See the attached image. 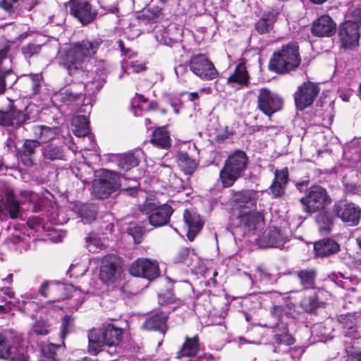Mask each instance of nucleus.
I'll list each match as a JSON object with an SVG mask.
<instances>
[{
  "label": "nucleus",
  "instance_id": "52",
  "mask_svg": "<svg viewBox=\"0 0 361 361\" xmlns=\"http://www.w3.org/2000/svg\"><path fill=\"white\" fill-rule=\"evenodd\" d=\"M312 335H315L319 338V341L326 342L332 338L331 336V329L326 328L323 324L319 323L314 324L311 329Z\"/></svg>",
  "mask_w": 361,
  "mask_h": 361
},
{
  "label": "nucleus",
  "instance_id": "2",
  "mask_svg": "<svg viewBox=\"0 0 361 361\" xmlns=\"http://www.w3.org/2000/svg\"><path fill=\"white\" fill-rule=\"evenodd\" d=\"M271 317L274 319L271 326L274 329V339L277 343L291 345L294 339L288 333V324L299 318V313L293 304L273 305L270 310Z\"/></svg>",
  "mask_w": 361,
  "mask_h": 361
},
{
  "label": "nucleus",
  "instance_id": "57",
  "mask_svg": "<svg viewBox=\"0 0 361 361\" xmlns=\"http://www.w3.org/2000/svg\"><path fill=\"white\" fill-rule=\"evenodd\" d=\"M73 326V318L70 315H65L62 319L60 332V338H61L63 343H64L63 340L66 335L71 331Z\"/></svg>",
  "mask_w": 361,
  "mask_h": 361
},
{
  "label": "nucleus",
  "instance_id": "16",
  "mask_svg": "<svg viewBox=\"0 0 361 361\" xmlns=\"http://www.w3.org/2000/svg\"><path fill=\"white\" fill-rule=\"evenodd\" d=\"M34 122V119L23 111L11 106L8 111H0V126L20 128Z\"/></svg>",
  "mask_w": 361,
  "mask_h": 361
},
{
  "label": "nucleus",
  "instance_id": "63",
  "mask_svg": "<svg viewBox=\"0 0 361 361\" xmlns=\"http://www.w3.org/2000/svg\"><path fill=\"white\" fill-rule=\"evenodd\" d=\"M11 355V348L4 336L0 334V358L6 360Z\"/></svg>",
  "mask_w": 361,
  "mask_h": 361
},
{
  "label": "nucleus",
  "instance_id": "13",
  "mask_svg": "<svg viewBox=\"0 0 361 361\" xmlns=\"http://www.w3.org/2000/svg\"><path fill=\"white\" fill-rule=\"evenodd\" d=\"M318 85L311 82H305L300 85L294 94L296 108L303 110L314 102L319 92Z\"/></svg>",
  "mask_w": 361,
  "mask_h": 361
},
{
  "label": "nucleus",
  "instance_id": "46",
  "mask_svg": "<svg viewBox=\"0 0 361 361\" xmlns=\"http://www.w3.org/2000/svg\"><path fill=\"white\" fill-rule=\"evenodd\" d=\"M301 285L304 288L308 289L314 287L316 272L314 269H304L298 272Z\"/></svg>",
  "mask_w": 361,
  "mask_h": 361
},
{
  "label": "nucleus",
  "instance_id": "33",
  "mask_svg": "<svg viewBox=\"0 0 361 361\" xmlns=\"http://www.w3.org/2000/svg\"><path fill=\"white\" fill-rule=\"evenodd\" d=\"M279 14V11L274 8L264 13L255 23V27L257 32L260 35L269 32L273 29L274 23Z\"/></svg>",
  "mask_w": 361,
  "mask_h": 361
},
{
  "label": "nucleus",
  "instance_id": "49",
  "mask_svg": "<svg viewBox=\"0 0 361 361\" xmlns=\"http://www.w3.org/2000/svg\"><path fill=\"white\" fill-rule=\"evenodd\" d=\"M27 85L31 87V95H36L41 90L43 80L41 73H30L24 76Z\"/></svg>",
  "mask_w": 361,
  "mask_h": 361
},
{
  "label": "nucleus",
  "instance_id": "10",
  "mask_svg": "<svg viewBox=\"0 0 361 361\" xmlns=\"http://www.w3.org/2000/svg\"><path fill=\"white\" fill-rule=\"evenodd\" d=\"M188 66L191 72L203 80H213L219 76L214 63L203 54L192 56Z\"/></svg>",
  "mask_w": 361,
  "mask_h": 361
},
{
  "label": "nucleus",
  "instance_id": "41",
  "mask_svg": "<svg viewBox=\"0 0 361 361\" xmlns=\"http://www.w3.org/2000/svg\"><path fill=\"white\" fill-rule=\"evenodd\" d=\"M151 142L160 148L168 149L171 146V140L165 128H157L153 132Z\"/></svg>",
  "mask_w": 361,
  "mask_h": 361
},
{
  "label": "nucleus",
  "instance_id": "62",
  "mask_svg": "<svg viewBox=\"0 0 361 361\" xmlns=\"http://www.w3.org/2000/svg\"><path fill=\"white\" fill-rule=\"evenodd\" d=\"M41 50V45L35 44H28L22 47V53L26 59H30L35 54L39 53Z\"/></svg>",
  "mask_w": 361,
  "mask_h": 361
},
{
  "label": "nucleus",
  "instance_id": "8",
  "mask_svg": "<svg viewBox=\"0 0 361 361\" xmlns=\"http://www.w3.org/2000/svg\"><path fill=\"white\" fill-rule=\"evenodd\" d=\"M128 178L123 176L119 178L118 174L111 171L104 172V178L94 180L92 183L94 195L99 199L108 197L112 192L123 185V180Z\"/></svg>",
  "mask_w": 361,
  "mask_h": 361
},
{
  "label": "nucleus",
  "instance_id": "32",
  "mask_svg": "<svg viewBox=\"0 0 361 361\" xmlns=\"http://www.w3.org/2000/svg\"><path fill=\"white\" fill-rule=\"evenodd\" d=\"M336 217L334 212L326 211L321 212L316 216L315 222L320 235H327L332 231Z\"/></svg>",
  "mask_w": 361,
  "mask_h": 361
},
{
  "label": "nucleus",
  "instance_id": "4",
  "mask_svg": "<svg viewBox=\"0 0 361 361\" xmlns=\"http://www.w3.org/2000/svg\"><path fill=\"white\" fill-rule=\"evenodd\" d=\"M248 158L245 152L235 150L226 159L219 173L223 187H231L245 171Z\"/></svg>",
  "mask_w": 361,
  "mask_h": 361
},
{
  "label": "nucleus",
  "instance_id": "23",
  "mask_svg": "<svg viewBox=\"0 0 361 361\" xmlns=\"http://www.w3.org/2000/svg\"><path fill=\"white\" fill-rule=\"evenodd\" d=\"M72 124L74 126V134L77 137L87 136V140L90 142L88 147H85L87 150H95L97 144L94 137L92 135H89V121L85 115H78L73 118Z\"/></svg>",
  "mask_w": 361,
  "mask_h": 361
},
{
  "label": "nucleus",
  "instance_id": "35",
  "mask_svg": "<svg viewBox=\"0 0 361 361\" xmlns=\"http://www.w3.org/2000/svg\"><path fill=\"white\" fill-rule=\"evenodd\" d=\"M88 341L90 353L96 355L99 351L104 350L103 348L106 347V344L102 328L90 330L88 334Z\"/></svg>",
  "mask_w": 361,
  "mask_h": 361
},
{
  "label": "nucleus",
  "instance_id": "5",
  "mask_svg": "<svg viewBox=\"0 0 361 361\" xmlns=\"http://www.w3.org/2000/svg\"><path fill=\"white\" fill-rule=\"evenodd\" d=\"M233 193V197L236 205L242 209L237 216L238 225L247 231L257 229V224H259V216L251 212L248 207L252 204V192L242 190Z\"/></svg>",
  "mask_w": 361,
  "mask_h": 361
},
{
  "label": "nucleus",
  "instance_id": "56",
  "mask_svg": "<svg viewBox=\"0 0 361 361\" xmlns=\"http://www.w3.org/2000/svg\"><path fill=\"white\" fill-rule=\"evenodd\" d=\"M302 308L307 312H312L318 307L319 302L317 295L313 294L305 297L300 302Z\"/></svg>",
  "mask_w": 361,
  "mask_h": 361
},
{
  "label": "nucleus",
  "instance_id": "42",
  "mask_svg": "<svg viewBox=\"0 0 361 361\" xmlns=\"http://www.w3.org/2000/svg\"><path fill=\"white\" fill-rule=\"evenodd\" d=\"M177 163L180 169L187 175H192L195 171L197 163L185 152H180L177 157Z\"/></svg>",
  "mask_w": 361,
  "mask_h": 361
},
{
  "label": "nucleus",
  "instance_id": "21",
  "mask_svg": "<svg viewBox=\"0 0 361 361\" xmlns=\"http://www.w3.org/2000/svg\"><path fill=\"white\" fill-rule=\"evenodd\" d=\"M336 24L328 15H322L315 20L311 27L312 34L318 37H330L336 32Z\"/></svg>",
  "mask_w": 361,
  "mask_h": 361
},
{
  "label": "nucleus",
  "instance_id": "54",
  "mask_svg": "<svg viewBox=\"0 0 361 361\" xmlns=\"http://www.w3.org/2000/svg\"><path fill=\"white\" fill-rule=\"evenodd\" d=\"M50 326L45 320L37 321L29 332V337L31 338L34 335L45 336L49 333Z\"/></svg>",
  "mask_w": 361,
  "mask_h": 361
},
{
  "label": "nucleus",
  "instance_id": "60",
  "mask_svg": "<svg viewBox=\"0 0 361 361\" xmlns=\"http://www.w3.org/2000/svg\"><path fill=\"white\" fill-rule=\"evenodd\" d=\"M254 278L255 280H259L262 283L268 284L272 281V276L263 269L261 267L255 269L254 273Z\"/></svg>",
  "mask_w": 361,
  "mask_h": 361
},
{
  "label": "nucleus",
  "instance_id": "40",
  "mask_svg": "<svg viewBox=\"0 0 361 361\" xmlns=\"http://www.w3.org/2000/svg\"><path fill=\"white\" fill-rule=\"evenodd\" d=\"M26 130H32L36 138L42 142H47L55 137L56 131L54 128L44 126L29 124L25 127Z\"/></svg>",
  "mask_w": 361,
  "mask_h": 361
},
{
  "label": "nucleus",
  "instance_id": "47",
  "mask_svg": "<svg viewBox=\"0 0 361 361\" xmlns=\"http://www.w3.org/2000/svg\"><path fill=\"white\" fill-rule=\"evenodd\" d=\"M63 289L64 285L63 283L59 282L52 283L44 281L40 286L39 293L44 298H49L51 297L54 292Z\"/></svg>",
  "mask_w": 361,
  "mask_h": 361
},
{
  "label": "nucleus",
  "instance_id": "17",
  "mask_svg": "<svg viewBox=\"0 0 361 361\" xmlns=\"http://www.w3.org/2000/svg\"><path fill=\"white\" fill-rule=\"evenodd\" d=\"M288 240L285 232L276 227L269 228L256 239L257 244L262 248L281 247Z\"/></svg>",
  "mask_w": 361,
  "mask_h": 361
},
{
  "label": "nucleus",
  "instance_id": "55",
  "mask_svg": "<svg viewBox=\"0 0 361 361\" xmlns=\"http://www.w3.org/2000/svg\"><path fill=\"white\" fill-rule=\"evenodd\" d=\"M60 347L59 345L53 343L43 344L40 346L41 354L46 361H51L52 360H59L56 357V350Z\"/></svg>",
  "mask_w": 361,
  "mask_h": 361
},
{
  "label": "nucleus",
  "instance_id": "15",
  "mask_svg": "<svg viewBox=\"0 0 361 361\" xmlns=\"http://www.w3.org/2000/svg\"><path fill=\"white\" fill-rule=\"evenodd\" d=\"M68 4L70 13L82 25L89 24L96 18L97 12L85 0H71Z\"/></svg>",
  "mask_w": 361,
  "mask_h": 361
},
{
  "label": "nucleus",
  "instance_id": "20",
  "mask_svg": "<svg viewBox=\"0 0 361 361\" xmlns=\"http://www.w3.org/2000/svg\"><path fill=\"white\" fill-rule=\"evenodd\" d=\"M0 204L4 207L10 218L15 219L20 217V207L16 200L13 189L4 185L0 190Z\"/></svg>",
  "mask_w": 361,
  "mask_h": 361
},
{
  "label": "nucleus",
  "instance_id": "43",
  "mask_svg": "<svg viewBox=\"0 0 361 361\" xmlns=\"http://www.w3.org/2000/svg\"><path fill=\"white\" fill-rule=\"evenodd\" d=\"M21 195L27 204L26 209L30 210L32 212H37L40 209L43 200L37 193L32 191H24L22 192Z\"/></svg>",
  "mask_w": 361,
  "mask_h": 361
},
{
  "label": "nucleus",
  "instance_id": "12",
  "mask_svg": "<svg viewBox=\"0 0 361 361\" xmlns=\"http://www.w3.org/2000/svg\"><path fill=\"white\" fill-rule=\"evenodd\" d=\"M131 275L153 281L160 275L159 267L157 260L147 258H138L129 267Z\"/></svg>",
  "mask_w": 361,
  "mask_h": 361
},
{
  "label": "nucleus",
  "instance_id": "22",
  "mask_svg": "<svg viewBox=\"0 0 361 361\" xmlns=\"http://www.w3.org/2000/svg\"><path fill=\"white\" fill-rule=\"evenodd\" d=\"M357 312L341 314L338 322L343 329V334L348 341L359 340L361 337L357 326L358 317Z\"/></svg>",
  "mask_w": 361,
  "mask_h": 361
},
{
  "label": "nucleus",
  "instance_id": "27",
  "mask_svg": "<svg viewBox=\"0 0 361 361\" xmlns=\"http://www.w3.org/2000/svg\"><path fill=\"white\" fill-rule=\"evenodd\" d=\"M70 208L85 224L93 221L97 213L95 205L92 204L75 202L71 204Z\"/></svg>",
  "mask_w": 361,
  "mask_h": 361
},
{
  "label": "nucleus",
  "instance_id": "44",
  "mask_svg": "<svg viewBox=\"0 0 361 361\" xmlns=\"http://www.w3.org/2000/svg\"><path fill=\"white\" fill-rule=\"evenodd\" d=\"M359 343L358 340L344 341L346 361H361V348Z\"/></svg>",
  "mask_w": 361,
  "mask_h": 361
},
{
  "label": "nucleus",
  "instance_id": "59",
  "mask_svg": "<svg viewBox=\"0 0 361 361\" xmlns=\"http://www.w3.org/2000/svg\"><path fill=\"white\" fill-rule=\"evenodd\" d=\"M193 254L190 253L188 247H182L179 250L176 256L174 258L176 263H184L189 266L190 264Z\"/></svg>",
  "mask_w": 361,
  "mask_h": 361
},
{
  "label": "nucleus",
  "instance_id": "39",
  "mask_svg": "<svg viewBox=\"0 0 361 361\" xmlns=\"http://www.w3.org/2000/svg\"><path fill=\"white\" fill-rule=\"evenodd\" d=\"M30 238L24 233L12 235L6 240L8 247L12 250L23 252L30 247Z\"/></svg>",
  "mask_w": 361,
  "mask_h": 361
},
{
  "label": "nucleus",
  "instance_id": "6",
  "mask_svg": "<svg viewBox=\"0 0 361 361\" xmlns=\"http://www.w3.org/2000/svg\"><path fill=\"white\" fill-rule=\"evenodd\" d=\"M183 27L174 23L168 25H157L154 30V37L157 42L164 45L174 47L178 52L185 51V47L181 44Z\"/></svg>",
  "mask_w": 361,
  "mask_h": 361
},
{
  "label": "nucleus",
  "instance_id": "61",
  "mask_svg": "<svg viewBox=\"0 0 361 361\" xmlns=\"http://www.w3.org/2000/svg\"><path fill=\"white\" fill-rule=\"evenodd\" d=\"M130 185L128 188H122L121 192L123 195L135 196L137 193L140 183L135 178H129Z\"/></svg>",
  "mask_w": 361,
  "mask_h": 361
},
{
  "label": "nucleus",
  "instance_id": "28",
  "mask_svg": "<svg viewBox=\"0 0 361 361\" xmlns=\"http://www.w3.org/2000/svg\"><path fill=\"white\" fill-rule=\"evenodd\" d=\"M314 250L316 257H325L337 253L340 250V245L333 238H324L314 243Z\"/></svg>",
  "mask_w": 361,
  "mask_h": 361
},
{
  "label": "nucleus",
  "instance_id": "25",
  "mask_svg": "<svg viewBox=\"0 0 361 361\" xmlns=\"http://www.w3.org/2000/svg\"><path fill=\"white\" fill-rule=\"evenodd\" d=\"M199 341L197 336L192 338L186 336L185 342L176 353V358L178 360L187 359V361H192L195 357L200 353Z\"/></svg>",
  "mask_w": 361,
  "mask_h": 361
},
{
  "label": "nucleus",
  "instance_id": "26",
  "mask_svg": "<svg viewBox=\"0 0 361 361\" xmlns=\"http://www.w3.org/2000/svg\"><path fill=\"white\" fill-rule=\"evenodd\" d=\"M250 76L245 63H238L227 79V83L235 90H240L249 84Z\"/></svg>",
  "mask_w": 361,
  "mask_h": 361
},
{
  "label": "nucleus",
  "instance_id": "19",
  "mask_svg": "<svg viewBox=\"0 0 361 361\" xmlns=\"http://www.w3.org/2000/svg\"><path fill=\"white\" fill-rule=\"evenodd\" d=\"M120 276L118 257L116 255L104 256L101 262L99 279L105 283L114 282Z\"/></svg>",
  "mask_w": 361,
  "mask_h": 361
},
{
  "label": "nucleus",
  "instance_id": "38",
  "mask_svg": "<svg viewBox=\"0 0 361 361\" xmlns=\"http://www.w3.org/2000/svg\"><path fill=\"white\" fill-rule=\"evenodd\" d=\"M106 347H117L120 343L123 330L121 328L116 327L111 324H109L102 328Z\"/></svg>",
  "mask_w": 361,
  "mask_h": 361
},
{
  "label": "nucleus",
  "instance_id": "37",
  "mask_svg": "<svg viewBox=\"0 0 361 361\" xmlns=\"http://www.w3.org/2000/svg\"><path fill=\"white\" fill-rule=\"evenodd\" d=\"M44 159L49 161L66 160V154L63 145L49 143L42 149Z\"/></svg>",
  "mask_w": 361,
  "mask_h": 361
},
{
  "label": "nucleus",
  "instance_id": "14",
  "mask_svg": "<svg viewBox=\"0 0 361 361\" xmlns=\"http://www.w3.org/2000/svg\"><path fill=\"white\" fill-rule=\"evenodd\" d=\"M333 212L336 217L349 226H355L360 221L361 210L353 202H336L333 207Z\"/></svg>",
  "mask_w": 361,
  "mask_h": 361
},
{
  "label": "nucleus",
  "instance_id": "48",
  "mask_svg": "<svg viewBox=\"0 0 361 361\" xmlns=\"http://www.w3.org/2000/svg\"><path fill=\"white\" fill-rule=\"evenodd\" d=\"M279 345H283V343H278ZM286 345V349L283 350V351L285 353V357L284 360H293L296 361L300 359L301 355L304 353V349L302 347H294V348H289V345ZM280 350V346H276L274 349V352L278 353Z\"/></svg>",
  "mask_w": 361,
  "mask_h": 361
},
{
  "label": "nucleus",
  "instance_id": "58",
  "mask_svg": "<svg viewBox=\"0 0 361 361\" xmlns=\"http://www.w3.org/2000/svg\"><path fill=\"white\" fill-rule=\"evenodd\" d=\"M87 267L85 263L79 262L71 264L67 271L70 277L78 278L82 276L87 271Z\"/></svg>",
  "mask_w": 361,
  "mask_h": 361
},
{
  "label": "nucleus",
  "instance_id": "1",
  "mask_svg": "<svg viewBox=\"0 0 361 361\" xmlns=\"http://www.w3.org/2000/svg\"><path fill=\"white\" fill-rule=\"evenodd\" d=\"M103 42L100 37H87L65 44L59 50L56 57L59 63L78 81L71 82L56 93V99L64 105L73 107L78 106L82 102L80 111L90 112L92 102L94 101L93 95L101 90L104 82L106 64L101 61V68L94 67L89 70L87 66L90 61L94 59Z\"/></svg>",
  "mask_w": 361,
  "mask_h": 361
},
{
  "label": "nucleus",
  "instance_id": "3",
  "mask_svg": "<svg viewBox=\"0 0 361 361\" xmlns=\"http://www.w3.org/2000/svg\"><path fill=\"white\" fill-rule=\"evenodd\" d=\"M301 63L299 47L296 42L282 46L274 52L269 62V68L277 73H285L295 70Z\"/></svg>",
  "mask_w": 361,
  "mask_h": 361
},
{
  "label": "nucleus",
  "instance_id": "45",
  "mask_svg": "<svg viewBox=\"0 0 361 361\" xmlns=\"http://www.w3.org/2000/svg\"><path fill=\"white\" fill-rule=\"evenodd\" d=\"M158 302L161 306L168 307L169 310L166 311L167 314H169L170 311H175L181 305L180 301L176 300L170 293L159 294Z\"/></svg>",
  "mask_w": 361,
  "mask_h": 361
},
{
  "label": "nucleus",
  "instance_id": "7",
  "mask_svg": "<svg viewBox=\"0 0 361 361\" xmlns=\"http://www.w3.org/2000/svg\"><path fill=\"white\" fill-rule=\"evenodd\" d=\"M300 201L303 206V210L312 214L326 207L331 202V198L324 188L319 185H313Z\"/></svg>",
  "mask_w": 361,
  "mask_h": 361
},
{
  "label": "nucleus",
  "instance_id": "51",
  "mask_svg": "<svg viewBox=\"0 0 361 361\" xmlns=\"http://www.w3.org/2000/svg\"><path fill=\"white\" fill-rule=\"evenodd\" d=\"M17 78L11 70H0V94L5 92L8 85L12 86Z\"/></svg>",
  "mask_w": 361,
  "mask_h": 361
},
{
  "label": "nucleus",
  "instance_id": "50",
  "mask_svg": "<svg viewBox=\"0 0 361 361\" xmlns=\"http://www.w3.org/2000/svg\"><path fill=\"white\" fill-rule=\"evenodd\" d=\"M86 247L91 252H99L105 247V243L99 237L94 235H90L85 238Z\"/></svg>",
  "mask_w": 361,
  "mask_h": 361
},
{
  "label": "nucleus",
  "instance_id": "53",
  "mask_svg": "<svg viewBox=\"0 0 361 361\" xmlns=\"http://www.w3.org/2000/svg\"><path fill=\"white\" fill-rule=\"evenodd\" d=\"M344 22H350L361 27V6L352 5L348 10Z\"/></svg>",
  "mask_w": 361,
  "mask_h": 361
},
{
  "label": "nucleus",
  "instance_id": "30",
  "mask_svg": "<svg viewBox=\"0 0 361 361\" xmlns=\"http://www.w3.org/2000/svg\"><path fill=\"white\" fill-rule=\"evenodd\" d=\"M39 147V142L36 140H26L19 151V159L22 164L26 166L34 165L36 149Z\"/></svg>",
  "mask_w": 361,
  "mask_h": 361
},
{
  "label": "nucleus",
  "instance_id": "64",
  "mask_svg": "<svg viewBox=\"0 0 361 361\" xmlns=\"http://www.w3.org/2000/svg\"><path fill=\"white\" fill-rule=\"evenodd\" d=\"M117 44L121 51V55L123 56L125 59H133L136 57L137 53L128 48L126 49L121 39H118L117 41Z\"/></svg>",
  "mask_w": 361,
  "mask_h": 361
},
{
  "label": "nucleus",
  "instance_id": "18",
  "mask_svg": "<svg viewBox=\"0 0 361 361\" xmlns=\"http://www.w3.org/2000/svg\"><path fill=\"white\" fill-rule=\"evenodd\" d=\"M360 29L358 25L350 21L341 24L338 35L343 47L353 49L358 45L360 36Z\"/></svg>",
  "mask_w": 361,
  "mask_h": 361
},
{
  "label": "nucleus",
  "instance_id": "29",
  "mask_svg": "<svg viewBox=\"0 0 361 361\" xmlns=\"http://www.w3.org/2000/svg\"><path fill=\"white\" fill-rule=\"evenodd\" d=\"M183 219L188 227L187 237L190 241H192L202 229L203 222L199 214L188 209L184 212Z\"/></svg>",
  "mask_w": 361,
  "mask_h": 361
},
{
  "label": "nucleus",
  "instance_id": "9",
  "mask_svg": "<svg viewBox=\"0 0 361 361\" xmlns=\"http://www.w3.org/2000/svg\"><path fill=\"white\" fill-rule=\"evenodd\" d=\"M141 211L147 216L149 223L155 228L166 225L173 212L172 207L167 204L157 206L149 200L145 201Z\"/></svg>",
  "mask_w": 361,
  "mask_h": 361
},
{
  "label": "nucleus",
  "instance_id": "11",
  "mask_svg": "<svg viewBox=\"0 0 361 361\" xmlns=\"http://www.w3.org/2000/svg\"><path fill=\"white\" fill-rule=\"evenodd\" d=\"M283 106V99L267 88H262L257 95V108L266 116L271 117Z\"/></svg>",
  "mask_w": 361,
  "mask_h": 361
},
{
  "label": "nucleus",
  "instance_id": "34",
  "mask_svg": "<svg viewBox=\"0 0 361 361\" xmlns=\"http://www.w3.org/2000/svg\"><path fill=\"white\" fill-rule=\"evenodd\" d=\"M143 154L144 153L142 150L137 149L126 154L116 155L118 166L121 169L128 171L139 164Z\"/></svg>",
  "mask_w": 361,
  "mask_h": 361
},
{
  "label": "nucleus",
  "instance_id": "31",
  "mask_svg": "<svg viewBox=\"0 0 361 361\" xmlns=\"http://www.w3.org/2000/svg\"><path fill=\"white\" fill-rule=\"evenodd\" d=\"M168 314L166 312H160L146 319L142 328L149 331H158L162 334L166 331V322Z\"/></svg>",
  "mask_w": 361,
  "mask_h": 361
},
{
  "label": "nucleus",
  "instance_id": "24",
  "mask_svg": "<svg viewBox=\"0 0 361 361\" xmlns=\"http://www.w3.org/2000/svg\"><path fill=\"white\" fill-rule=\"evenodd\" d=\"M288 176V170L286 167L275 170L274 178L269 186V190L274 198H279L285 195Z\"/></svg>",
  "mask_w": 361,
  "mask_h": 361
},
{
  "label": "nucleus",
  "instance_id": "36",
  "mask_svg": "<svg viewBox=\"0 0 361 361\" xmlns=\"http://www.w3.org/2000/svg\"><path fill=\"white\" fill-rule=\"evenodd\" d=\"M35 298V293H25L17 299L16 305L19 311L30 314L32 317L33 312H37L39 307V305L33 300Z\"/></svg>",
  "mask_w": 361,
  "mask_h": 361
}]
</instances>
